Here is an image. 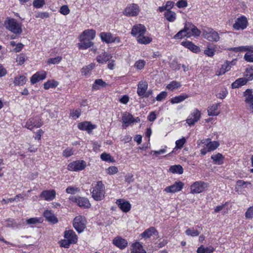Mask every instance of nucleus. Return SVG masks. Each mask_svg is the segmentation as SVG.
I'll use <instances>...</instances> for the list:
<instances>
[{
  "instance_id": "1",
  "label": "nucleus",
  "mask_w": 253,
  "mask_h": 253,
  "mask_svg": "<svg viewBox=\"0 0 253 253\" xmlns=\"http://www.w3.org/2000/svg\"><path fill=\"white\" fill-rule=\"evenodd\" d=\"M91 193L92 198L96 201H101L104 198L105 186L101 181L97 182Z\"/></svg>"
},
{
  "instance_id": "2",
  "label": "nucleus",
  "mask_w": 253,
  "mask_h": 253,
  "mask_svg": "<svg viewBox=\"0 0 253 253\" xmlns=\"http://www.w3.org/2000/svg\"><path fill=\"white\" fill-rule=\"evenodd\" d=\"M6 28L16 34H19L22 32L21 25L14 19H9L5 22Z\"/></svg>"
},
{
  "instance_id": "3",
  "label": "nucleus",
  "mask_w": 253,
  "mask_h": 253,
  "mask_svg": "<svg viewBox=\"0 0 253 253\" xmlns=\"http://www.w3.org/2000/svg\"><path fill=\"white\" fill-rule=\"evenodd\" d=\"M85 218L82 215L76 216L73 220V226L79 232H82L86 227Z\"/></svg>"
},
{
  "instance_id": "4",
  "label": "nucleus",
  "mask_w": 253,
  "mask_h": 253,
  "mask_svg": "<svg viewBox=\"0 0 253 253\" xmlns=\"http://www.w3.org/2000/svg\"><path fill=\"white\" fill-rule=\"evenodd\" d=\"M86 167V163L84 160H77L69 163L67 169L70 171H79L84 170Z\"/></svg>"
},
{
  "instance_id": "5",
  "label": "nucleus",
  "mask_w": 253,
  "mask_h": 253,
  "mask_svg": "<svg viewBox=\"0 0 253 253\" xmlns=\"http://www.w3.org/2000/svg\"><path fill=\"white\" fill-rule=\"evenodd\" d=\"M69 200L72 202L76 203L79 207L85 209L89 208L91 206L88 200L84 197L71 196L69 198Z\"/></svg>"
},
{
  "instance_id": "6",
  "label": "nucleus",
  "mask_w": 253,
  "mask_h": 253,
  "mask_svg": "<svg viewBox=\"0 0 253 253\" xmlns=\"http://www.w3.org/2000/svg\"><path fill=\"white\" fill-rule=\"evenodd\" d=\"M203 36L206 39L210 42H217L220 39L218 33L213 29H208L204 30Z\"/></svg>"
},
{
  "instance_id": "7",
  "label": "nucleus",
  "mask_w": 253,
  "mask_h": 253,
  "mask_svg": "<svg viewBox=\"0 0 253 253\" xmlns=\"http://www.w3.org/2000/svg\"><path fill=\"white\" fill-rule=\"evenodd\" d=\"M42 125V122L40 117L36 116L28 119L25 124V127L32 130L34 127H40Z\"/></svg>"
},
{
  "instance_id": "8",
  "label": "nucleus",
  "mask_w": 253,
  "mask_h": 253,
  "mask_svg": "<svg viewBox=\"0 0 253 253\" xmlns=\"http://www.w3.org/2000/svg\"><path fill=\"white\" fill-rule=\"evenodd\" d=\"M207 183L200 181L194 182L191 186V193L192 194H198L203 192L208 187Z\"/></svg>"
},
{
  "instance_id": "9",
  "label": "nucleus",
  "mask_w": 253,
  "mask_h": 253,
  "mask_svg": "<svg viewBox=\"0 0 253 253\" xmlns=\"http://www.w3.org/2000/svg\"><path fill=\"white\" fill-rule=\"evenodd\" d=\"M140 11L139 6L137 4L133 3L128 5L124 10V15L127 16H137Z\"/></svg>"
},
{
  "instance_id": "10",
  "label": "nucleus",
  "mask_w": 253,
  "mask_h": 253,
  "mask_svg": "<svg viewBox=\"0 0 253 253\" xmlns=\"http://www.w3.org/2000/svg\"><path fill=\"white\" fill-rule=\"evenodd\" d=\"M146 29L145 27L142 24H136L134 25L131 29V34L133 37H136L144 35L146 33Z\"/></svg>"
},
{
  "instance_id": "11",
  "label": "nucleus",
  "mask_w": 253,
  "mask_h": 253,
  "mask_svg": "<svg viewBox=\"0 0 253 253\" xmlns=\"http://www.w3.org/2000/svg\"><path fill=\"white\" fill-rule=\"evenodd\" d=\"M201 118V112L197 109L193 110L186 120L187 123L190 125H194Z\"/></svg>"
},
{
  "instance_id": "12",
  "label": "nucleus",
  "mask_w": 253,
  "mask_h": 253,
  "mask_svg": "<svg viewBox=\"0 0 253 253\" xmlns=\"http://www.w3.org/2000/svg\"><path fill=\"white\" fill-rule=\"evenodd\" d=\"M248 24V20L247 18L242 16L241 17L238 18L233 25V28L235 30H244L246 28Z\"/></svg>"
},
{
  "instance_id": "13",
  "label": "nucleus",
  "mask_w": 253,
  "mask_h": 253,
  "mask_svg": "<svg viewBox=\"0 0 253 253\" xmlns=\"http://www.w3.org/2000/svg\"><path fill=\"white\" fill-rule=\"evenodd\" d=\"M56 193L54 189L43 190L40 197L47 201H51L55 199Z\"/></svg>"
},
{
  "instance_id": "14",
  "label": "nucleus",
  "mask_w": 253,
  "mask_h": 253,
  "mask_svg": "<svg viewBox=\"0 0 253 253\" xmlns=\"http://www.w3.org/2000/svg\"><path fill=\"white\" fill-rule=\"evenodd\" d=\"M183 185L181 181L175 182L173 184L166 187L164 191L167 193H175L180 191L183 188Z\"/></svg>"
},
{
  "instance_id": "15",
  "label": "nucleus",
  "mask_w": 253,
  "mask_h": 253,
  "mask_svg": "<svg viewBox=\"0 0 253 253\" xmlns=\"http://www.w3.org/2000/svg\"><path fill=\"white\" fill-rule=\"evenodd\" d=\"M78 127L82 130H86L88 133L92 132V130L96 127V126L92 124L90 122L84 121L78 124Z\"/></svg>"
},
{
  "instance_id": "16",
  "label": "nucleus",
  "mask_w": 253,
  "mask_h": 253,
  "mask_svg": "<svg viewBox=\"0 0 253 253\" xmlns=\"http://www.w3.org/2000/svg\"><path fill=\"white\" fill-rule=\"evenodd\" d=\"M243 96L245 97V102L249 104L251 109L253 112V94L252 89H247L243 92Z\"/></svg>"
},
{
  "instance_id": "17",
  "label": "nucleus",
  "mask_w": 253,
  "mask_h": 253,
  "mask_svg": "<svg viewBox=\"0 0 253 253\" xmlns=\"http://www.w3.org/2000/svg\"><path fill=\"white\" fill-rule=\"evenodd\" d=\"M96 35V32L93 29H88L84 30L80 35L81 39L91 41L94 39Z\"/></svg>"
},
{
  "instance_id": "18",
  "label": "nucleus",
  "mask_w": 253,
  "mask_h": 253,
  "mask_svg": "<svg viewBox=\"0 0 253 253\" xmlns=\"http://www.w3.org/2000/svg\"><path fill=\"white\" fill-rule=\"evenodd\" d=\"M46 72L44 71L38 72L34 74L31 78V82L35 84L40 81L44 80L46 78Z\"/></svg>"
},
{
  "instance_id": "19",
  "label": "nucleus",
  "mask_w": 253,
  "mask_h": 253,
  "mask_svg": "<svg viewBox=\"0 0 253 253\" xmlns=\"http://www.w3.org/2000/svg\"><path fill=\"white\" fill-rule=\"evenodd\" d=\"M113 244L119 249H124L127 245V241L120 236L115 237L112 242Z\"/></svg>"
},
{
  "instance_id": "20",
  "label": "nucleus",
  "mask_w": 253,
  "mask_h": 253,
  "mask_svg": "<svg viewBox=\"0 0 253 253\" xmlns=\"http://www.w3.org/2000/svg\"><path fill=\"white\" fill-rule=\"evenodd\" d=\"M120 209L125 212H127L130 210L131 205L123 199H118L116 202Z\"/></svg>"
},
{
  "instance_id": "21",
  "label": "nucleus",
  "mask_w": 253,
  "mask_h": 253,
  "mask_svg": "<svg viewBox=\"0 0 253 253\" xmlns=\"http://www.w3.org/2000/svg\"><path fill=\"white\" fill-rule=\"evenodd\" d=\"M43 216L49 222L55 224L58 222V218L51 210H45L43 212Z\"/></svg>"
},
{
  "instance_id": "22",
  "label": "nucleus",
  "mask_w": 253,
  "mask_h": 253,
  "mask_svg": "<svg viewBox=\"0 0 253 253\" xmlns=\"http://www.w3.org/2000/svg\"><path fill=\"white\" fill-rule=\"evenodd\" d=\"M148 88L147 82L145 81H141L139 82L137 85V93L140 97L144 95L146 91Z\"/></svg>"
},
{
  "instance_id": "23",
  "label": "nucleus",
  "mask_w": 253,
  "mask_h": 253,
  "mask_svg": "<svg viewBox=\"0 0 253 253\" xmlns=\"http://www.w3.org/2000/svg\"><path fill=\"white\" fill-rule=\"evenodd\" d=\"M64 238L69 240L73 244L77 243L78 237L75 232L73 230H66L64 232Z\"/></svg>"
},
{
  "instance_id": "24",
  "label": "nucleus",
  "mask_w": 253,
  "mask_h": 253,
  "mask_svg": "<svg viewBox=\"0 0 253 253\" xmlns=\"http://www.w3.org/2000/svg\"><path fill=\"white\" fill-rule=\"evenodd\" d=\"M153 235H158V232L155 227H150L141 233V236L144 238H149Z\"/></svg>"
},
{
  "instance_id": "25",
  "label": "nucleus",
  "mask_w": 253,
  "mask_h": 253,
  "mask_svg": "<svg viewBox=\"0 0 253 253\" xmlns=\"http://www.w3.org/2000/svg\"><path fill=\"white\" fill-rule=\"evenodd\" d=\"M122 121L124 124L123 126L125 127H127L134 123L132 116L128 113H125L123 114Z\"/></svg>"
},
{
  "instance_id": "26",
  "label": "nucleus",
  "mask_w": 253,
  "mask_h": 253,
  "mask_svg": "<svg viewBox=\"0 0 253 253\" xmlns=\"http://www.w3.org/2000/svg\"><path fill=\"white\" fill-rule=\"evenodd\" d=\"M112 58L110 54L104 52L103 54L98 55L96 60L99 63L105 64Z\"/></svg>"
},
{
  "instance_id": "27",
  "label": "nucleus",
  "mask_w": 253,
  "mask_h": 253,
  "mask_svg": "<svg viewBox=\"0 0 253 253\" xmlns=\"http://www.w3.org/2000/svg\"><path fill=\"white\" fill-rule=\"evenodd\" d=\"M80 42L78 43V45L80 49H85L93 45V43L91 41L82 39L79 38Z\"/></svg>"
},
{
  "instance_id": "28",
  "label": "nucleus",
  "mask_w": 253,
  "mask_h": 253,
  "mask_svg": "<svg viewBox=\"0 0 253 253\" xmlns=\"http://www.w3.org/2000/svg\"><path fill=\"white\" fill-rule=\"evenodd\" d=\"M181 44L183 45L184 46L187 47V48L189 49L191 51H192L193 52L197 53L200 51L199 47L194 44L192 42L189 41H186V42H182L181 43Z\"/></svg>"
},
{
  "instance_id": "29",
  "label": "nucleus",
  "mask_w": 253,
  "mask_h": 253,
  "mask_svg": "<svg viewBox=\"0 0 253 253\" xmlns=\"http://www.w3.org/2000/svg\"><path fill=\"white\" fill-rule=\"evenodd\" d=\"M248 82V79H245V78H239L232 84V88H239L240 87L246 84Z\"/></svg>"
},
{
  "instance_id": "30",
  "label": "nucleus",
  "mask_w": 253,
  "mask_h": 253,
  "mask_svg": "<svg viewBox=\"0 0 253 253\" xmlns=\"http://www.w3.org/2000/svg\"><path fill=\"white\" fill-rule=\"evenodd\" d=\"M99 36L103 42L107 43H112L113 35L111 33L101 32Z\"/></svg>"
},
{
  "instance_id": "31",
  "label": "nucleus",
  "mask_w": 253,
  "mask_h": 253,
  "mask_svg": "<svg viewBox=\"0 0 253 253\" xmlns=\"http://www.w3.org/2000/svg\"><path fill=\"white\" fill-rule=\"evenodd\" d=\"M231 50L234 52H244V51H248L249 50L253 51V45H245V46H240L238 47H235L231 48Z\"/></svg>"
},
{
  "instance_id": "32",
  "label": "nucleus",
  "mask_w": 253,
  "mask_h": 253,
  "mask_svg": "<svg viewBox=\"0 0 253 253\" xmlns=\"http://www.w3.org/2000/svg\"><path fill=\"white\" fill-rule=\"evenodd\" d=\"M132 247V253H146L142 246L139 243L136 242L133 244Z\"/></svg>"
},
{
  "instance_id": "33",
  "label": "nucleus",
  "mask_w": 253,
  "mask_h": 253,
  "mask_svg": "<svg viewBox=\"0 0 253 253\" xmlns=\"http://www.w3.org/2000/svg\"><path fill=\"white\" fill-rule=\"evenodd\" d=\"M206 141H210V142H208V143L206 144L207 148L208 149L209 151L210 152L215 150L219 145V143L218 141H211L210 139H207Z\"/></svg>"
},
{
  "instance_id": "34",
  "label": "nucleus",
  "mask_w": 253,
  "mask_h": 253,
  "mask_svg": "<svg viewBox=\"0 0 253 253\" xmlns=\"http://www.w3.org/2000/svg\"><path fill=\"white\" fill-rule=\"evenodd\" d=\"M220 106V104H213L211 106L209 107L208 109V113L209 116H217L219 114V112H217L216 111L218 109V106Z\"/></svg>"
},
{
  "instance_id": "35",
  "label": "nucleus",
  "mask_w": 253,
  "mask_h": 253,
  "mask_svg": "<svg viewBox=\"0 0 253 253\" xmlns=\"http://www.w3.org/2000/svg\"><path fill=\"white\" fill-rule=\"evenodd\" d=\"M188 97L186 94H183L180 95L173 97L170 100V102L172 104L179 103Z\"/></svg>"
},
{
  "instance_id": "36",
  "label": "nucleus",
  "mask_w": 253,
  "mask_h": 253,
  "mask_svg": "<svg viewBox=\"0 0 253 253\" xmlns=\"http://www.w3.org/2000/svg\"><path fill=\"white\" fill-rule=\"evenodd\" d=\"M95 64L91 63L87 66H84L81 69V73L83 75L86 76L88 75L91 71L95 67Z\"/></svg>"
},
{
  "instance_id": "37",
  "label": "nucleus",
  "mask_w": 253,
  "mask_h": 253,
  "mask_svg": "<svg viewBox=\"0 0 253 253\" xmlns=\"http://www.w3.org/2000/svg\"><path fill=\"white\" fill-rule=\"evenodd\" d=\"M211 159L213 160L214 164L217 165H221L223 163L224 157L220 153H217L215 155H213L211 157Z\"/></svg>"
},
{
  "instance_id": "38",
  "label": "nucleus",
  "mask_w": 253,
  "mask_h": 253,
  "mask_svg": "<svg viewBox=\"0 0 253 253\" xmlns=\"http://www.w3.org/2000/svg\"><path fill=\"white\" fill-rule=\"evenodd\" d=\"M152 39V38L145 36L144 35H142V36H139L137 38V41L138 43L140 44H148L151 42Z\"/></svg>"
},
{
  "instance_id": "39",
  "label": "nucleus",
  "mask_w": 253,
  "mask_h": 253,
  "mask_svg": "<svg viewBox=\"0 0 253 253\" xmlns=\"http://www.w3.org/2000/svg\"><path fill=\"white\" fill-rule=\"evenodd\" d=\"M27 82L26 78L24 76H20L14 78V84L15 85H23Z\"/></svg>"
},
{
  "instance_id": "40",
  "label": "nucleus",
  "mask_w": 253,
  "mask_h": 253,
  "mask_svg": "<svg viewBox=\"0 0 253 253\" xmlns=\"http://www.w3.org/2000/svg\"><path fill=\"white\" fill-rule=\"evenodd\" d=\"M214 251V249L210 246L208 247L205 248L203 245H201L199 247L197 250V253H211Z\"/></svg>"
},
{
  "instance_id": "41",
  "label": "nucleus",
  "mask_w": 253,
  "mask_h": 253,
  "mask_svg": "<svg viewBox=\"0 0 253 253\" xmlns=\"http://www.w3.org/2000/svg\"><path fill=\"white\" fill-rule=\"evenodd\" d=\"M106 85L107 84L102 79H97L95 81L92 87L93 89L97 90L99 89L100 86L105 87Z\"/></svg>"
},
{
  "instance_id": "42",
  "label": "nucleus",
  "mask_w": 253,
  "mask_h": 253,
  "mask_svg": "<svg viewBox=\"0 0 253 253\" xmlns=\"http://www.w3.org/2000/svg\"><path fill=\"white\" fill-rule=\"evenodd\" d=\"M165 17L169 22H173L176 19V14L175 12L167 10L164 14Z\"/></svg>"
},
{
  "instance_id": "43",
  "label": "nucleus",
  "mask_w": 253,
  "mask_h": 253,
  "mask_svg": "<svg viewBox=\"0 0 253 253\" xmlns=\"http://www.w3.org/2000/svg\"><path fill=\"white\" fill-rule=\"evenodd\" d=\"M169 171L173 173L182 174L183 169L180 165H174L171 166L169 169Z\"/></svg>"
},
{
  "instance_id": "44",
  "label": "nucleus",
  "mask_w": 253,
  "mask_h": 253,
  "mask_svg": "<svg viewBox=\"0 0 253 253\" xmlns=\"http://www.w3.org/2000/svg\"><path fill=\"white\" fill-rule=\"evenodd\" d=\"M194 25L190 22H186L185 24L184 29L186 32L187 37H191V33L192 32Z\"/></svg>"
},
{
  "instance_id": "45",
  "label": "nucleus",
  "mask_w": 253,
  "mask_h": 253,
  "mask_svg": "<svg viewBox=\"0 0 253 253\" xmlns=\"http://www.w3.org/2000/svg\"><path fill=\"white\" fill-rule=\"evenodd\" d=\"M58 85L57 82L52 80L48 81L43 84L44 88L45 89H48L50 88H53L57 86Z\"/></svg>"
},
{
  "instance_id": "46",
  "label": "nucleus",
  "mask_w": 253,
  "mask_h": 253,
  "mask_svg": "<svg viewBox=\"0 0 253 253\" xmlns=\"http://www.w3.org/2000/svg\"><path fill=\"white\" fill-rule=\"evenodd\" d=\"M181 86V84L179 82L177 81H172L167 86V88L173 90L174 89L177 88Z\"/></svg>"
},
{
  "instance_id": "47",
  "label": "nucleus",
  "mask_w": 253,
  "mask_h": 253,
  "mask_svg": "<svg viewBox=\"0 0 253 253\" xmlns=\"http://www.w3.org/2000/svg\"><path fill=\"white\" fill-rule=\"evenodd\" d=\"M244 76L245 79H248V81L253 80V69L252 68H247L245 72Z\"/></svg>"
},
{
  "instance_id": "48",
  "label": "nucleus",
  "mask_w": 253,
  "mask_h": 253,
  "mask_svg": "<svg viewBox=\"0 0 253 253\" xmlns=\"http://www.w3.org/2000/svg\"><path fill=\"white\" fill-rule=\"evenodd\" d=\"M186 139L184 137H182L181 139L176 140L175 142L176 146L174 148V150L181 149L186 143Z\"/></svg>"
},
{
  "instance_id": "49",
  "label": "nucleus",
  "mask_w": 253,
  "mask_h": 253,
  "mask_svg": "<svg viewBox=\"0 0 253 253\" xmlns=\"http://www.w3.org/2000/svg\"><path fill=\"white\" fill-rule=\"evenodd\" d=\"M19 198L23 199V196L21 194H18L14 198H9L7 200L3 199L1 202L2 204H6L9 202H13L14 201H17Z\"/></svg>"
},
{
  "instance_id": "50",
  "label": "nucleus",
  "mask_w": 253,
  "mask_h": 253,
  "mask_svg": "<svg viewBox=\"0 0 253 253\" xmlns=\"http://www.w3.org/2000/svg\"><path fill=\"white\" fill-rule=\"evenodd\" d=\"M185 233L187 235L192 237L197 236L200 234V232L197 230H195L194 228H188L186 230Z\"/></svg>"
},
{
  "instance_id": "51",
  "label": "nucleus",
  "mask_w": 253,
  "mask_h": 253,
  "mask_svg": "<svg viewBox=\"0 0 253 253\" xmlns=\"http://www.w3.org/2000/svg\"><path fill=\"white\" fill-rule=\"evenodd\" d=\"M101 159L104 161L114 162V160L113 157L109 154L103 153L100 156Z\"/></svg>"
},
{
  "instance_id": "52",
  "label": "nucleus",
  "mask_w": 253,
  "mask_h": 253,
  "mask_svg": "<svg viewBox=\"0 0 253 253\" xmlns=\"http://www.w3.org/2000/svg\"><path fill=\"white\" fill-rule=\"evenodd\" d=\"M244 59L248 62H253V51L249 50L245 54Z\"/></svg>"
},
{
  "instance_id": "53",
  "label": "nucleus",
  "mask_w": 253,
  "mask_h": 253,
  "mask_svg": "<svg viewBox=\"0 0 253 253\" xmlns=\"http://www.w3.org/2000/svg\"><path fill=\"white\" fill-rule=\"evenodd\" d=\"M5 226L7 227H18V224L11 218H9L5 221Z\"/></svg>"
},
{
  "instance_id": "54",
  "label": "nucleus",
  "mask_w": 253,
  "mask_h": 253,
  "mask_svg": "<svg viewBox=\"0 0 253 253\" xmlns=\"http://www.w3.org/2000/svg\"><path fill=\"white\" fill-rule=\"evenodd\" d=\"M186 37L187 34L184 28L179 31L176 35L174 36L175 39H181L182 38Z\"/></svg>"
},
{
  "instance_id": "55",
  "label": "nucleus",
  "mask_w": 253,
  "mask_h": 253,
  "mask_svg": "<svg viewBox=\"0 0 253 253\" xmlns=\"http://www.w3.org/2000/svg\"><path fill=\"white\" fill-rule=\"evenodd\" d=\"M62 58L61 56H57L55 58H49L47 61V63L48 64H57L62 60Z\"/></svg>"
},
{
  "instance_id": "56",
  "label": "nucleus",
  "mask_w": 253,
  "mask_h": 253,
  "mask_svg": "<svg viewBox=\"0 0 253 253\" xmlns=\"http://www.w3.org/2000/svg\"><path fill=\"white\" fill-rule=\"evenodd\" d=\"M245 215L247 219L253 218V206L250 207L247 209Z\"/></svg>"
},
{
  "instance_id": "57",
  "label": "nucleus",
  "mask_w": 253,
  "mask_h": 253,
  "mask_svg": "<svg viewBox=\"0 0 253 253\" xmlns=\"http://www.w3.org/2000/svg\"><path fill=\"white\" fill-rule=\"evenodd\" d=\"M79 191L80 189L78 188L73 186H69L66 189V193L71 194H75Z\"/></svg>"
},
{
  "instance_id": "58",
  "label": "nucleus",
  "mask_w": 253,
  "mask_h": 253,
  "mask_svg": "<svg viewBox=\"0 0 253 253\" xmlns=\"http://www.w3.org/2000/svg\"><path fill=\"white\" fill-rule=\"evenodd\" d=\"M74 150L72 148H67L63 152V156L65 157H69L74 154Z\"/></svg>"
},
{
  "instance_id": "59",
  "label": "nucleus",
  "mask_w": 253,
  "mask_h": 253,
  "mask_svg": "<svg viewBox=\"0 0 253 253\" xmlns=\"http://www.w3.org/2000/svg\"><path fill=\"white\" fill-rule=\"evenodd\" d=\"M60 246L62 247H64L65 248H68L71 244H73L72 242L69 241V240L65 238L64 240H62L60 241Z\"/></svg>"
},
{
  "instance_id": "60",
  "label": "nucleus",
  "mask_w": 253,
  "mask_h": 253,
  "mask_svg": "<svg viewBox=\"0 0 253 253\" xmlns=\"http://www.w3.org/2000/svg\"><path fill=\"white\" fill-rule=\"evenodd\" d=\"M45 4L44 0H34L33 2V6L36 8H41Z\"/></svg>"
},
{
  "instance_id": "61",
  "label": "nucleus",
  "mask_w": 253,
  "mask_h": 253,
  "mask_svg": "<svg viewBox=\"0 0 253 253\" xmlns=\"http://www.w3.org/2000/svg\"><path fill=\"white\" fill-rule=\"evenodd\" d=\"M106 171L108 174L110 175L114 174L118 172V168L115 166H112L109 167L107 169Z\"/></svg>"
},
{
  "instance_id": "62",
  "label": "nucleus",
  "mask_w": 253,
  "mask_h": 253,
  "mask_svg": "<svg viewBox=\"0 0 253 253\" xmlns=\"http://www.w3.org/2000/svg\"><path fill=\"white\" fill-rule=\"evenodd\" d=\"M81 110L80 109H78L76 110H71L70 112V116L73 118H75L76 119L78 118L81 115Z\"/></svg>"
},
{
  "instance_id": "63",
  "label": "nucleus",
  "mask_w": 253,
  "mask_h": 253,
  "mask_svg": "<svg viewBox=\"0 0 253 253\" xmlns=\"http://www.w3.org/2000/svg\"><path fill=\"white\" fill-rule=\"evenodd\" d=\"M215 52V49L213 48H210L208 47L204 51V53L208 56L212 57L213 56Z\"/></svg>"
},
{
  "instance_id": "64",
  "label": "nucleus",
  "mask_w": 253,
  "mask_h": 253,
  "mask_svg": "<svg viewBox=\"0 0 253 253\" xmlns=\"http://www.w3.org/2000/svg\"><path fill=\"white\" fill-rule=\"evenodd\" d=\"M60 12L64 15H66L70 13V9L67 5H63L60 7Z\"/></svg>"
}]
</instances>
